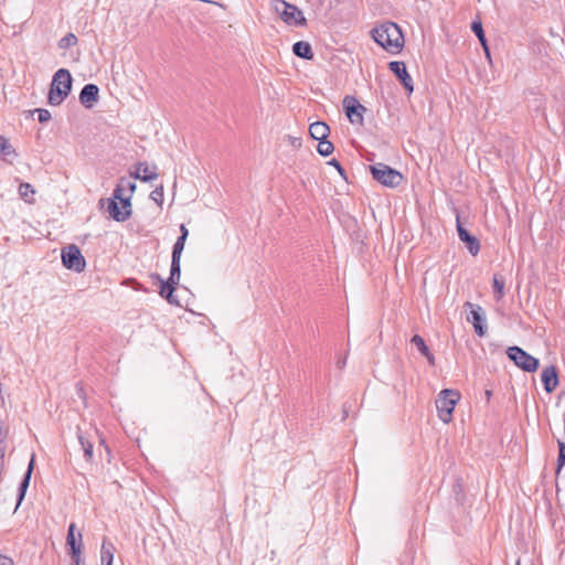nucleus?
Masks as SVG:
<instances>
[{
  "label": "nucleus",
  "instance_id": "1",
  "mask_svg": "<svg viewBox=\"0 0 565 565\" xmlns=\"http://www.w3.org/2000/svg\"><path fill=\"white\" fill-rule=\"evenodd\" d=\"M135 191L136 183L131 175L118 180L113 196L106 200L107 211L113 220L125 222L131 216V199Z\"/></svg>",
  "mask_w": 565,
  "mask_h": 565
},
{
  "label": "nucleus",
  "instance_id": "2",
  "mask_svg": "<svg viewBox=\"0 0 565 565\" xmlns=\"http://www.w3.org/2000/svg\"><path fill=\"white\" fill-rule=\"evenodd\" d=\"M371 34L380 46L392 54H397L403 49L404 36L398 25L394 22H385L375 26Z\"/></svg>",
  "mask_w": 565,
  "mask_h": 565
},
{
  "label": "nucleus",
  "instance_id": "3",
  "mask_svg": "<svg viewBox=\"0 0 565 565\" xmlns=\"http://www.w3.org/2000/svg\"><path fill=\"white\" fill-rule=\"evenodd\" d=\"M72 89V76L68 70L60 68L53 75L47 100L52 106L61 105Z\"/></svg>",
  "mask_w": 565,
  "mask_h": 565
},
{
  "label": "nucleus",
  "instance_id": "4",
  "mask_svg": "<svg viewBox=\"0 0 565 565\" xmlns=\"http://www.w3.org/2000/svg\"><path fill=\"white\" fill-rule=\"evenodd\" d=\"M460 399L459 392L455 390H443L436 398V408L438 412L439 419L448 424L452 419V413L456 404Z\"/></svg>",
  "mask_w": 565,
  "mask_h": 565
},
{
  "label": "nucleus",
  "instance_id": "5",
  "mask_svg": "<svg viewBox=\"0 0 565 565\" xmlns=\"http://www.w3.org/2000/svg\"><path fill=\"white\" fill-rule=\"evenodd\" d=\"M273 7L275 12L279 14L286 24L300 26L306 24V18L302 11L295 4L286 2L285 0H275Z\"/></svg>",
  "mask_w": 565,
  "mask_h": 565
},
{
  "label": "nucleus",
  "instance_id": "6",
  "mask_svg": "<svg viewBox=\"0 0 565 565\" xmlns=\"http://www.w3.org/2000/svg\"><path fill=\"white\" fill-rule=\"evenodd\" d=\"M372 177L381 184L395 188L403 181V174L384 163H375L370 167Z\"/></svg>",
  "mask_w": 565,
  "mask_h": 565
},
{
  "label": "nucleus",
  "instance_id": "7",
  "mask_svg": "<svg viewBox=\"0 0 565 565\" xmlns=\"http://www.w3.org/2000/svg\"><path fill=\"white\" fill-rule=\"evenodd\" d=\"M507 355L525 372H535L539 367V360L519 347H510L507 350Z\"/></svg>",
  "mask_w": 565,
  "mask_h": 565
},
{
  "label": "nucleus",
  "instance_id": "8",
  "mask_svg": "<svg viewBox=\"0 0 565 565\" xmlns=\"http://www.w3.org/2000/svg\"><path fill=\"white\" fill-rule=\"evenodd\" d=\"M62 263L63 265L71 270H74L76 273H81L85 269V258L81 253V249L74 245L71 244L62 249Z\"/></svg>",
  "mask_w": 565,
  "mask_h": 565
},
{
  "label": "nucleus",
  "instance_id": "9",
  "mask_svg": "<svg viewBox=\"0 0 565 565\" xmlns=\"http://www.w3.org/2000/svg\"><path fill=\"white\" fill-rule=\"evenodd\" d=\"M466 307L470 308V313L467 320L473 324L475 332L479 337H483L487 332L486 313L481 306L471 302H466Z\"/></svg>",
  "mask_w": 565,
  "mask_h": 565
},
{
  "label": "nucleus",
  "instance_id": "10",
  "mask_svg": "<svg viewBox=\"0 0 565 565\" xmlns=\"http://www.w3.org/2000/svg\"><path fill=\"white\" fill-rule=\"evenodd\" d=\"M345 115L352 124L361 125L363 122V113L365 107L361 105L353 96H345L343 99Z\"/></svg>",
  "mask_w": 565,
  "mask_h": 565
},
{
  "label": "nucleus",
  "instance_id": "11",
  "mask_svg": "<svg viewBox=\"0 0 565 565\" xmlns=\"http://www.w3.org/2000/svg\"><path fill=\"white\" fill-rule=\"evenodd\" d=\"M388 68L401 81L407 93L412 94L414 90L413 79L407 72L406 64L402 61H393L390 62Z\"/></svg>",
  "mask_w": 565,
  "mask_h": 565
},
{
  "label": "nucleus",
  "instance_id": "12",
  "mask_svg": "<svg viewBox=\"0 0 565 565\" xmlns=\"http://www.w3.org/2000/svg\"><path fill=\"white\" fill-rule=\"evenodd\" d=\"M457 232L459 239L466 244L472 256H476L480 252V242L479 239L471 235L460 223L459 216H457Z\"/></svg>",
  "mask_w": 565,
  "mask_h": 565
},
{
  "label": "nucleus",
  "instance_id": "13",
  "mask_svg": "<svg viewBox=\"0 0 565 565\" xmlns=\"http://www.w3.org/2000/svg\"><path fill=\"white\" fill-rule=\"evenodd\" d=\"M99 89L95 84H86L79 93V102L86 108H92L98 99Z\"/></svg>",
  "mask_w": 565,
  "mask_h": 565
},
{
  "label": "nucleus",
  "instance_id": "14",
  "mask_svg": "<svg viewBox=\"0 0 565 565\" xmlns=\"http://www.w3.org/2000/svg\"><path fill=\"white\" fill-rule=\"evenodd\" d=\"M151 279L160 284L159 295L168 300L171 305H178V300L174 298L173 292L175 287L161 278L159 274H151Z\"/></svg>",
  "mask_w": 565,
  "mask_h": 565
},
{
  "label": "nucleus",
  "instance_id": "15",
  "mask_svg": "<svg viewBox=\"0 0 565 565\" xmlns=\"http://www.w3.org/2000/svg\"><path fill=\"white\" fill-rule=\"evenodd\" d=\"M66 545L70 547V554H82V533L75 535V524L71 523L67 530Z\"/></svg>",
  "mask_w": 565,
  "mask_h": 565
},
{
  "label": "nucleus",
  "instance_id": "16",
  "mask_svg": "<svg viewBox=\"0 0 565 565\" xmlns=\"http://www.w3.org/2000/svg\"><path fill=\"white\" fill-rule=\"evenodd\" d=\"M34 454L32 455L31 459H30V462L28 465V469L23 476V479L19 486V493H18V501H17V505H15V510L20 507V504L22 503L24 497H25V493H26V490H28V487L30 484V480H31V476H32V472H33V469H34Z\"/></svg>",
  "mask_w": 565,
  "mask_h": 565
},
{
  "label": "nucleus",
  "instance_id": "17",
  "mask_svg": "<svg viewBox=\"0 0 565 565\" xmlns=\"http://www.w3.org/2000/svg\"><path fill=\"white\" fill-rule=\"evenodd\" d=\"M541 380H542V383L544 385V390L547 393H552L556 388V386L558 384V377H557L556 369L554 366L545 367L542 371Z\"/></svg>",
  "mask_w": 565,
  "mask_h": 565
},
{
  "label": "nucleus",
  "instance_id": "18",
  "mask_svg": "<svg viewBox=\"0 0 565 565\" xmlns=\"http://www.w3.org/2000/svg\"><path fill=\"white\" fill-rule=\"evenodd\" d=\"M411 343L414 344L417 350L427 359L429 365H435V356L430 352L423 337L419 334L413 335Z\"/></svg>",
  "mask_w": 565,
  "mask_h": 565
},
{
  "label": "nucleus",
  "instance_id": "19",
  "mask_svg": "<svg viewBox=\"0 0 565 565\" xmlns=\"http://www.w3.org/2000/svg\"><path fill=\"white\" fill-rule=\"evenodd\" d=\"M329 132H330L329 126L322 121H316V122L311 124L309 127V134L315 140L328 138Z\"/></svg>",
  "mask_w": 565,
  "mask_h": 565
},
{
  "label": "nucleus",
  "instance_id": "20",
  "mask_svg": "<svg viewBox=\"0 0 565 565\" xmlns=\"http://www.w3.org/2000/svg\"><path fill=\"white\" fill-rule=\"evenodd\" d=\"M158 174L156 168L150 169L146 163H140L135 174H131L132 179H140L143 182L152 181L157 179Z\"/></svg>",
  "mask_w": 565,
  "mask_h": 565
},
{
  "label": "nucleus",
  "instance_id": "21",
  "mask_svg": "<svg viewBox=\"0 0 565 565\" xmlns=\"http://www.w3.org/2000/svg\"><path fill=\"white\" fill-rule=\"evenodd\" d=\"M292 52H294L295 55H297L299 57H302L305 60H312L313 58V53H312L311 45L308 42H305V41L296 42L292 45Z\"/></svg>",
  "mask_w": 565,
  "mask_h": 565
},
{
  "label": "nucleus",
  "instance_id": "22",
  "mask_svg": "<svg viewBox=\"0 0 565 565\" xmlns=\"http://www.w3.org/2000/svg\"><path fill=\"white\" fill-rule=\"evenodd\" d=\"M17 156L18 153L9 140L6 137L0 136V158L11 162L9 158H15Z\"/></svg>",
  "mask_w": 565,
  "mask_h": 565
},
{
  "label": "nucleus",
  "instance_id": "23",
  "mask_svg": "<svg viewBox=\"0 0 565 565\" xmlns=\"http://www.w3.org/2000/svg\"><path fill=\"white\" fill-rule=\"evenodd\" d=\"M115 547L111 543L103 542L100 548V564L113 565Z\"/></svg>",
  "mask_w": 565,
  "mask_h": 565
},
{
  "label": "nucleus",
  "instance_id": "24",
  "mask_svg": "<svg viewBox=\"0 0 565 565\" xmlns=\"http://www.w3.org/2000/svg\"><path fill=\"white\" fill-rule=\"evenodd\" d=\"M471 30L475 32V34L477 35L478 40L480 41V43H481V45H482L487 56L490 57V52H489V49H488V45H487V40H486V35H484L481 22L480 21H473L471 23Z\"/></svg>",
  "mask_w": 565,
  "mask_h": 565
},
{
  "label": "nucleus",
  "instance_id": "25",
  "mask_svg": "<svg viewBox=\"0 0 565 565\" xmlns=\"http://www.w3.org/2000/svg\"><path fill=\"white\" fill-rule=\"evenodd\" d=\"M505 280L502 276H493L494 297L499 301L504 297Z\"/></svg>",
  "mask_w": 565,
  "mask_h": 565
},
{
  "label": "nucleus",
  "instance_id": "26",
  "mask_svg": "<svg viewBox=\"0 0 565 565\" xmlns=\"http://www.w3.org/2000/svg\"><path fill=\"white\" fill-rule=\"evenodd\" d=\"M78 441L83 448L84 456L87 461L92 460L93 458V444L85 438V436L79 431L78 435Z\"/></svg>",
  "mask_w": 565,
  "mask_h": 565
},
{
  "label": "nucleus",
  "instance_id": "27",
  "mask_svg": "<svg viewBox=\"0 0 565 565\" xmlns=\"http://www.w3.org/2000/svg\"><path fill=\"white\" fill-rule=\"evenodd\" d=\"M35 193L33 186L30 183L22 182L19 185V195L21 199H23L25 202H32L33 199L30 198Z\"/></svg>",
  "mask_w": 565,
  "mask_h": 565
},
{
  "label": "nucleus",
  "instance_id": "28",
  "mask_svg": "<svg viewBox=\"0 0 565 565\" xmlns=\"http://www.w3.org/2000/svg\"><path fill=\"white\" fill-rule=\"evenodd\" d=\"M77 42V36L70 32L58 41L57 45L61 50H66L68 47L75 46Z\"/></svg>",
  "mask_w": 565,
  "mask_h": 565
},
{
  "label": "nucleus",
  "instance_id": "29",
  "mask_svg": "<svg viewBox=\"0 0 565 565\" xmlns=\"http://www.w3.org/2000/svg\"><path fill=\"white\" fill-rule=\"evenodd\" d=\"M318 141H319V143L317 147V151L319 152V154H321L322 157H328L333 152L334 147H333L332 142L327 140V138L320 139Z\"/></svg>",
  "mask_w": 565,
  "mask_h": 565
},
{
  "label": "nucleus",
  "instance_id": "30",
  "mask_svg": "<svg viewBox=\"0 0 565 565\" xmlns=\"http://www.w3.org/2000/svg\"><path fill=\"white\" fill-rule=\"evenodd\" d=\"M7 430L2 422H0V462H4V455L7 449L6 444Z\"/></svg>",
  "mask_w": 565,
  "mask_h": 565
},
{
  "label": "nucleus",
  "instance_id": "31",
  "mask_svg": "<svg viewBox=\"0 0 565 565\" xmlns=\"http://www.w3.org/2000/svg\"><path fill=\"white\" fill-rule=\"evenodd\" d=\"M185 241L186 239H184V237H178V239L174 243L173 248H172V256L173 257H180L181 258V254H182V252L184 249Z\"/></svg>",
  "mask_w": 565,
  "mask_h": 565
},
{
  "label": "nucleus",
  "instance_id": "32",
  "mask_svg": "<svg viewBox=\"0 0 565 565\" xmlns=\"http://www.w3.org/2000/svg\"><path fill=\"white\" fill-rule=\"evenodd\" d=\"M564 465H565V444L562 441H558L557 473L561 471V469Z\"/></svg>",
  "mask_w": 565,
  "mask_h": 565
},
{
  "label": "nucleus",
  "instance_id": "33",
  "mask_svg": "<svg viewBox=\"0 0 565 565\" xmlns=\"http://www.w3.org/2000/svg\"><path fill=\"white\" fill-rule=\"evenodd\" d=\"M150 198L157 202L159 205L162 204L163 202V186H158L151 193H150Z\"/></svg>",
  "mask_w": 565,
  "mask_h": 565
},
{
  "label": "nucleus",
  "instance_id": "34",
  "mask_svg": "<svg viewBox=\"0 0 565 565\" xmlns=\"http://www.w3.org/2000/svg\"><path fill=\"white\" fill-rule=\"evenodd\" d=\"M34 113L38 114V119L40 122L44 124L47 122L51 119V113L47 109L44 108H38L34 110Z\"/></svg>",
  "mask_w": 565,
  "mask_h": 565
},
{
  "label": "nucleus",
  "instance_id": "35",
  "mask_svg": "<svg viewBox=\"0 0 565 565\" xmlns=\"http://www.w3.org/2000/svg\"><path fill=\"white\" fill-rule=\"evenodd\" d=\"M171 267L170 273L181 275V258L180 257H171Z\"/></svg>",
  "mask_w": 565,
  "mask_h": 565
},
{
  "label": "nucleus",
  "instance_id": "36",
  "mask_svg": "<svg viewBox=\"0 0 565 565\" xmlns=\"http://www.w3.org/2000/svg\"><path fill=\"white\" fill-rule=\"evenodd\" d=\"M180 277H181V275H178V273H174V274L170 273V276L166 281H168L169 284H171L172 286H174L177 288V286L180 282Z\"/></svg>",
  "mask_w": 565,
  "mask_h": 565
},
{
  "label": "nucleus",
  "instance_id": "37",
  "mask_svg": "<svg viewBox=\"0 0 565 565\" xmlns=\"http://www.w3.org/2000/svg\"><path fill=\"white\" fill-rule=\"evenodd\" d=\"M329 164L333 166V168H335L341 175L344 174V169L342 168V166L340 164V162L338 160L332 159L329 161Z\"/></svg>",
  "mask_w": 565,
  "mask_h": 565
},
{
  "label": "nucleus",
  "instance_id": "38",
  "mask_svg": "<svg viewBox=\"0 0 565 565\" xmlns=\"http://www.w3.org/2000/svg\"><path fill=\"white\" fill-rule=\"evenodd\" d=\"M73 564L72 565H85L81 554H71Z\"/></svg>",
  "mask_w": 565,
  "mask_h": 565
},
{
  "label": "nucleus",
  "instance_id": "39",
  "mask_svg": "<svg viewBox=\"0 0 565 565\" xmlns=\"http://www.w3.org/2000/svg\"><path fill=\"white\" fill-rule=\"evenodd\" d=\"M0 565H13V562L11 558L0 555Z\"/></svg>",
  "mask_w": 565,
  "mask_h": 565
},
{
  "label": "nucleus",
  "instance_id": "40",
  "mask_svg": "<svg viewBox=\"0 0 565 565\" xmlns=\"http://www.w3.org/2000/svg\"><path fill=\"white\" fill-rule=\"evenodd\" d=\"M180 231L181 235L179 237H184V239H186L189 232L184 224H181Z\"/></svg>",
  "mask_w": 565,
  "mask_h": 565
},
{
  "label": "nucleus",
  "instance_id": "41",
  "mask_svg": "<svg viewBox=\"0 0 565 565\" xmlns=\"http://www.w3.org/2000/svg\"><path fill=\"white\" fill-rule=\"evenodd\" d=\"M516 565H520V562H518Z\"/></svg>",
  "mask_w": 565,
  "mask_h": 565
}]
</instances>
